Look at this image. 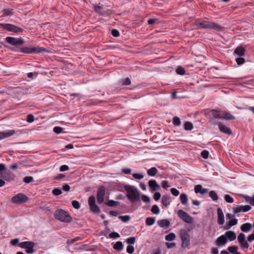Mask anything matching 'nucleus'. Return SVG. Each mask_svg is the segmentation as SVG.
I'll return each mask as SVG.
<instances>
[{"label":"nucleus","instance_id":"obj_1","mask_svg":"<svg viewBox=\"0 0 254 254\" xmlns=\"http://www.w3.org/2000/svg\"><path fill=\"white\" fill-rule=\"evenodd\" d=\"M124 189L127 191L126 196L130 201L134 202L140 200L139 193L135 187L126 185L124 186Z\"/></svg>","mask_w":254,"mask_h":254},{"label":"nucleus","instance_id":"obj_2","mask_svg":"<svg viewBox=\"0 0 254 254\" xmlns=\"http://www.w3.org/2000/svg\"><path fill=\"white\" fill-rule=\"evenodd\" d=\"M196 24L199 28L213 29L217 31H221L223 29L222 26L217 23L205 20L196 22Z\"/></svg>","mask_w":254,"mask_h":254},{"label":"nucleus","instance_id":"obj_3","mask_svg":"<svg viewBox=\"0 0 254 254\" xmlns=\"http://www.w3.org/2000/svg\"><path fill=\"white\" fill-rule=\"evenodd\" d=\"M54 216L57 220L64 222L69 223L72 221L69 214L63 209H58L55 211Z\"/></svg>","mask_w":254,"mask_h":254},{"label":"nucleus","instance_id":"obj_4","mask_svg":"<svg viewBox=\"0 0 254 254\" xmlns=\"http://www.w3.org/2000/svg\"><path fill=\"white\" fill-rule=\"evenodd\" d=\"M20 52L27 54H38L43 52H49L46 49L39 46L34 47H23L20 49Z\"/></svg>","mask_w":254,"mask_h":254},{"label":"nucleus","instance_id":"obj_5","mask_svg":"<svg viewBox=\"0 0 254 254\" xmlns=\"http://www.w3.org/2000/svg\"><path fill=\"white\" fill-rule=\"evenodd\" d=\"M180 235L182 241V247L186 248L190 244V236L189 233L186 230H182L180 231Z\"/></svg>","mask_w":254,"mask_h":254},{"label":"nucleus","instance_id":"obj_6","mask_svg":"<svg viewBox=\"0 0 254 254\" xmlns=\"http://www.w3.org/2000/svg\"><path fill=\"white\" fill-rule=\"evenodd\" d=\"M0 27L5 30L14 33H21L23 31L21 28L18 27L15 25L8 23H0Z\"/></svg>","mask_w":254,"mask_h":254},{"label":"nucleus","instance_id":"obj_7","mask_svg":"<svg viewBox=\"0 0 254 254\" xmlns=\"http://www.w3.org/2000/svg\"><path fill=\"white\" fill-rule=\"evenodd\" d=\"M34 245V243L30 241L23 242L19 244V246L21 248L25 249V252L28 254L35 252L33 249Z\"/></svg>","mask_w":254,"mask_h":254},{"label":"nucleus","instance_id":"obj_8","mask_svg":"<svg viewBox=\"0 0 254 254\" xmlns=\"http://www.w3.org/2000/svg\"><path fill=\"white\" fill-rule=\"evenodd\" d=\"M28 200V197L22 193H19L13 196L11 198V201L16 204L24 203Z\"/></svg>","mask_w":254,"mask_h":254},{"label":"nucleus","instance_id":"obj_9","mask_svg":"<svg viewBox=\"0 0 254 254\" xmlns=\"http://www.w3.org/2000/svg\"><path fill=\"white\" fill-rule=\"evenodd\" d=\"M178 215L183 221L187 223L191 224L193 222V218L183 210L180 209L178 211Z\"/></svg>","mask_w":254,"mask_h":254},{"label":"nucleus","instance_id":"obj_10","mask_svg":"<svg viewBox=\"0 0 254 254\" xmlns=\"http://www.w3.org/2000/svg\"><path fill=\"white\" fill-rule=\"evenodd\" d=\"M5 41L8 44L14 46L22 45L24 43V40L21 38H16L12 37H7L5 38Z\"/></svg>","mask_w":254,"mask_h":254},{"label":"nucleus","instance_id":"obj_11","mask_svg":"<svg viewBox=\"0 0 254 254\" xmlns=\"http://www.w3.org/2000/svg\"><path fill=\"white\" fill-rule=\"evenodd\" d=\"M94 10L97 14L102 15L106 16L110 13V11L109 10H105L103 7V5H96L94 6Z\"/></svg>","mask_w":254,"mask_h":254},{"label":"nucleus","instance_id":"obj_12","mask_svg":"<svg viewBox=\"0 0 254 254\" xmlns=\"http://www.w3.org/2000/svg\"><path fill=\"white\" fill-rule=\"evenodd\" d=\"M88 204L92 211L94 212H98L99 211L100 209L96 204L95 198L94 196L91 195L89 196L88 198Z\"/></svg>","mask_w":254,"mask_h":254},{"label":"nucleus","instance_id":"obj_13","mask_svg":"<svg viewBox=\"0 0 254 254\" xmlns=\"http://www.w3.org/2000/svg\"><path fill=\"white\" fill-rule=\"evenodd\" d=\"M105 194V188L104 186L100 187L97 191V199L98 203H102L104 201Z\"/></svg>","mask_w":254,"mask_h":254},{"label":"nucleus","instance_id":"obj_14","mask_svg":"<svg viewBox=\"0 0 254 254\" xmlns=\"http://www.w3.org/2000/svg\"><path fill=\"white\" fill-rule=\"evenodd\" d=\"M214 125H217L219 127V130L221 132L229 135H231L232 134V131L231 130V129L225 125H223L221 122H218L216 123H214Z\"/></svg>","mask_w":254,"mask_h":254},{"label":"nucleus","instance_id":"obj_15","mask_svg":"<svg viewBox=\"0 0 254 254\" xmlns=\"http://www.w3.org/2000/svg\"><path fill=\"white\" fill-rule=\"evenodd\" d=\"M15 133L16 131L14 129L7 130L5 131H0V140L11 136Z\"/></svg>","mask_w":254,"mask_h":254},{"label":"nucleus","instance_id":"obj_16","mask_svg":"<svg viewBox=\"0 0 254 254\" xmlns=\"http://www.w3.org/2000/svg\"><path fill=\"white\" fill-rule=\"evenodd\" d=\"M148 186L151 192H154L160 188V186L155 180H150L148 182Z\"/></svg>","mask_w":254,"mask_h":254},{"label":"nucleus","instance_id":"obj_17","mask_svg":"<svg viewBox=\"0 0 254 254\" xmlns=\"http://www.w3.org/2000/svg\"><path fill=\"white\" fill-rule=\"evenodd\" d=\"M217 223L219 225H223L224 224V215L223 211L221 208H218L217 209Z\"/></svg>","mask_w":254,"mask_h":254},{"label":"nucleus","instance_id":"obj_18","mask_svg":"<svg viewBox=\"0 0 254 254\" xmlns=\"http://www.w3.org/2000/svg\"><path fill=\"white\" fill-rule=\"evenodd\" d=\"M228 242V239L225 236L224 234L218 237L216 240V245L218 246H222L225 245Z\"/></svg>","mask_w":254,"mask_h":254},{"label":"nucleus","instance_id":"obj_19","mask_svg":"<svg viewBox=\"0 0 254 254\" xmlns=\"http://www.w3.org/2000/svg\"><path fill=\"white\" fill-rule=\"evenodd\" d=\"M209 115L214 119H221L222 112L217 110H211L209 112Z\"/></svg>","mask_w":254,"mask_h":254},{"label":"nucleus","instance_id":"obj_20","mask_svg":"<svg viewBox=\"0 0 254 254\" xmlns=\"http://www.w3.org/2000/svg\"><path fill=\"white\" fill-rule=\"evenodd\" d=\"M225 236L228 239V241H233L236 238V233L233 231H226L224 234Z\"/></svg>","mask_w":254,"mask_h":254},{"label":"nucleus","instance_id":"obj_21","mask_svg":"<svg viewBox=\"0 0 254 254\" xmlns=\"http://www.w3.org/2000/svg\"><path fill=\"white\" fill-rule=\"evenodd\" d=\"M221 119L233 120L235 119V117L228 112H222Z\"/></svg>","mask_w":254,"mask_h":254},{"label":"nucleus","instance_id":"obj_22","mask_svg":"<svg viewBox=\"0 0 254 254\" xmlns=\"http://www.w3.org/2000/svg\"><path fill=\"white\" fill-rule=\"evenodd\" d=\"M158 225L162 228H167L170 226V222L167 219H162L158 221Z\"/></svg>","mask_w":254,"mask_h":254},{"label":"nucleus","instance_id":"obj_23","mask_svg":"<svg viewBox=\"0 0 254 254\" xmlns=\"http://www.w3.org/2000/svg\"><path fill=\"white\" fill-rule=\"evenodd\" d=\"M246 50L242 46H239L235 49L234 53L240 57H242L245 55Z\"/></svg>","mask_w":254,"mask_h":254},{"label":"nucleus","instance_id":"obj_24","mask_svg":"<svg viewBox=\"0 0 254 254\" xmlns=\"http://www.w3.org/2000/svg\"><path fill=\"white\" fill-rule=\"evenodd\" d=\"M2 178L4 180L10 182L14 180V175L11 172H7L2 176Z\"/></svg>","mask_w":254,"mask_h":254},{"label":"nucleus","instance_id":"obj_25","mask_svg":"<svg viewBox=\"0 0 254 254\" xmlns=\"http://www.w3.org/2000/svg\"><path fill=\"white\" fill-rule=\"evenodd\" d=\"M238 223V220L235 218H233L229 221L228 223L225 226V229H229L231 227L237 225Z\"/></svg>","mask_w":254,"mask_h":254},{"label":"nucleus","instance_id":"obj_26","mask_svg":"<svg viewBox=\"0 0 254 254\" xmlns=\"http://www.w3.org/2000/svg\"><path fill=\"white\" fill-rule=\"evenodd\" d=\"M252 227V225L251 223H246L241 226V230L242 231L244 232H248L250 231Z\"/></svg>","mask_w":254,"mask_h":254},{"label":"nucleus","instance_id":"obj_27","mask_svg":"<svg viewBox=\"0 0 254 254\" xmlns=\"http://www.w3.org/2000/svg\"><path fill=\"white\" fill-rule=\"evenodd\" d=\"M113 247L114 249L118 251H121L123 249L124 245L122 242L118 241L115 244Z\"/></svg>","mask_w":254,"mask_h":254},{"label":"nucleus","instance_id":"obj_28","mask_svg":"<svg viewBox=\"0 0 254 254\" xmlns=\"http://www.w3.org/2000/svg\"><path fill=\"white\" fill-rule=\"evenodd\" d=\"M158 172L157 169L155 167H152L147 171V175L149 176H155Z\"/></svg>","mask_w":254,"mask_h":254},{"label":"nucleus","instance_id":"obj_29","mask_svg":"<svg viewBox=\"0 0 254 254\" xmlns=\"http://www.w3.org/2000/svg\"><path fill=\"white\" fill-rule=\"evenodd\" d=\"M169 199V197L168 196H167V195H163L162 197V203L163 205H164L166 207L170 204Z\"/></svg>","mask_w":254,"mask_h":254},{"label":"nucleus","instance_id":"obj_30","mask_svg":"<svg viewBox=\"0 0 254 254\" xmlns=\"http://www.w3.org/2000/svg\"><path fill=\"white\" fill-rule=\"evenodd\" d=\"M155 221L154 217H147L145 220V224L148 226H151L155 223Z\"/></svg>","mask_w":254,"mask_h":254},{"label":"nucleus","instance_id":"obj_31","mask_svg":"<svg viewBox=\"0 0 254 254\" xmlns=\"http://www.w3.org/2000/svg\"><path fill=\"white\" fill-rule=\"evenodd\" d=\"M180 199L181 203L183 204H187L188 202V197L187 195L185 193H182L180 196Z\"/></svg>","mask_w":254,"mask_h":254},{"label":"nucleus","instance_id":"obj_32","mask_svg":"<svg viewBox=\"0 0 254 254\" xmlns=\"http://www.w3.org/2000/svg\"><path fill=\"white\" fill-rule=\"evenodd\" d=\"M209 195L213 201H216L218 199V195L214 190H211L209 193Z\"/></svg>","mask_w":254,"mask_h":254},{"label":"nucleus","instance_id":"obj_33","mask_svg":"<svg viewBox=\"0 0 254 254\" xmlns=\"http://www.w3.org/2000/svg\"><path fill=\"white\" fill-rule=\"evenodd\" d=\"M193 128V125L190 122H186L184 124V129L186 130H191Z\"/></svg>","mask_w":254,"mask_h":254},{"label":"nucleus","instance_id":"obj_34","mask_svg":"<svg viewBox=\"0 0 254 254\" xmlns=\"http://www.w3.org/2000/svg\"><path fill=\"white\" fill-rule=\"evenodd\" d=\"M244 198L246 201L251 205L254 206V195L252 197L249 196H245Z\"/></svg>","mask_w":254,"mask_h":254},{"label":"nucleus","instance_id":"obj_35","mask_svg":"<svg viewBox=\"0 0 254 254\" xmlns=\"http://www.w3.org/2000/svg\"><path fill=\"white\" fill-rule=\"evenodd\" d=\"M122 85L128 86L131 84V80L129 78L127 77L122 80L121 81Z\"/></svg>","mask_w":254,"mask_h":254},{"label":"nucleus","instance_id":"obj_36","mask_svg":"<svg viewBox=\"0 0 254 254\" xmlns=\"http://www.w3.org/2000/svg\"><path fill=\"white\" fill-rule=\"evenodd\" d=\"M176 238V235L173 233H171L165 236V240L168 241L174 240Z\"/></svg>","mask_w":254,"mask_h":254},{"label":"nucleus","instance_id":"obj_37","mask_svg":"<svg viewBox=\"0 0 254 254\" xmlns=\"http://www.w3.org/2000/svg\"><path fill=\"white\" fill-rule=\"evenodd\" d=\"M238 247L236 246H231L228 247V250L232 254H235L238 252Z\"/></svg>","mask_w":254,"mask_h":254},{"label":"nucleus","instance_id":"obj_38","mask_svg":"<svg viewBox=\"0 0 254 254\" xmlns=\"http://www.w3.org/2000/svg\"><path fill=\"white\" fill-rule=\"evenodd\" d=\"M173 124L176 126H180L181 124L180 119L177 117H174L173 118Z\"/></svg>","mask_w":254,"mask_h":254},{"label":"nucleus","instance_id":"obj_39","mask_svg":"<svg viewBox=\"0 0 254 254\" xmlns=\"http://www.w3.org/2000/svg\"><path fill=\"white\" fill-rule=\"evenodd\" d=\"M120 203V202L114 201L113 200H109L107 202V205L110 207L116 206Z\"/></svg>","mask_w":254,"mask_h":254},{"label":"nucleus","instance_id":"obj_40","mask_svg":"<svg viewBox=\"0 0 254 254\" xmlns=\"http://www.w3.org/2000/svg\"><path fill=\"white\" fill-rule=\"evenodd\" d=\"M151 211L154 214H158L160 212V209L157 205H153Z\"/></svg>","mask_w":254,"mask_h":254},{"label":"nucleus","instance_id":"obj_41","mask_svg":"<svg viewBox=\"0 0 254 254\" xmlns=\"http://www.w3.org/2000/svg\"><path fill=\"white\" fill-rule=\"evenodd\" d=\"M176 72L180 75H184L185 74L186 71L184 68L182 66H179L176 69Z\"/></svg>","mask_w":254,"mask_h":254},{"label":"nucleus","instance_id":"obj_42","mask_svg":"<svg viewBox=\"0 0 254 254\" xmlns=\"http://www.w3.org/2000/svg\"><path fill=\"white\" fill-rule=\"evenodd\" d=\"M240 244V247L244 249H248L249 247V243L247 242L246 240H245L243 242H240L239 243Z\"/></svg>","mask_w":254,"mask_h":254},{"label":"nucleus","instance_id":"obj_43","mask_svg":"<svg viewBox=\"0 0 254 254\" xmlns=\"http://www.w3.org/2000/svg\"><path fill=\"white\" fill-rule=\"evenodd\" d=\"M225 200L228 203H233L234 199L229 194H225L224 195Z\"/></svg>","mask_w":254,"mask_h":254},{"label":"nucleus","instance_id":"obj_44","mask_svg":"<svg viewBox=\"0 0 254 254\" xmlns=\"http://www.w3.org/2000/svg\"><path fill=\"white\" fill-rule=\"evenodd\" d=\"M34 181L33 178L31 176H26L24 178L23 182L25 183H30Z\"/></svg>","mask_w":254,"mask_h":254},{"label":"nucleus","instance_id":"obj_45","mask_svg":"<svg viewBox=\"0 0 254 254\" xmlns=\"http://www.w3.org/2000/svg\"><path fill=\"white\" fill-rule=\"evenodd\" d=\"M135 242V238L134 237H130L126 240V242L129 245L134 244Z\"/></svg>","mask_w":254,"mask_h":254},{"label":"nucleus","instance_id":"obj_46","mask_svg":"<svg viewBox=\"0 0 254 254\" xmlns=\"http://www.w3.org/2000/svg\"><path fill=\"white\" fill-rule=\"evenodd\" d=\"M119 218L121 219L122 221L124 222H126L130 220V217L128 215H125V216H119Z\"/></svg>","mask_w":254,"mask_h":254},{"label":"nucleus","instance_id":"obj_47","mask_svg":"<svg viewBox=\"0 0 254 254\" xmlns=\"http://www.w3.org/2000/svg\"><path fill=\"white\" fill-rule=\"evenodd\" d=\"M52 193L55 195H60L61 194H62V191L60 189L55 188L53 190Z\"/></svg>","mask_w":254,"mask_h":254},{"label":"nucleus","instance_id":"obj_48","mask_svg":"<svg viewBox=\"0 0 254 254\" xmlns=\"http://www.w3.org/2000/svg\"><path fill=\"white\" fill-rule=\"evenodd\" d=\"M133 177L137 180H141L144 178L143 175L138 173H134L132 174Z\"/></svg>","mask_w":254,"mask_h":254},{"label":"nucleus","instance_id":"obj_49","mask_svg":"<svg viewBox=\"0 0 254 254\" xmlns=\"http://www.w3.org/2000/svg\"><path fill=\"white\" fill-rule=\"evenodd\" d=\"M245 240V235L244 233H240L238 236V241L239 243L242 242Z\"/></svg>","mask_w":254,"mask_h":254},{"label":"nucleus","instance_id":"obj_50","mask_svg":"<svg viewBox=\"0 0 254 254\" xmlns=\"http://www.w3.org/2000/svg\"><path fill=\"white\" fill-rule=\"evenodd\" d=\"M72 205L75 209H79L80 207L79 202L77 200H73L72 201Z\"/></svg>","mask_w":254,"mask_h":254},{"label":"nucleus","instance_id":"obj_51","mask_svg":"<svg viewBox=\"0 0 254 254\" xmlns=\"http://www.w3.org/2000/svg\"><path fill=\"white\" fill-rule=\"evenodd\" d=\"M236 62L238 65H241L245 63V60L243 58L239 57L236 58Z\"/></svg>","mask_w":254,"mask_h":254},{"label":"nucleus","instance_id":"obj_52","mask_svg":"<svg viewBox=\"0 0 254 254\" xmlns=\"http://www.w3.org/2000/svg\"><path fill=\"white\" fill-rule=\"evenodd\" d=\"M3 14L5 16H11L13 14V12L10 9H6L3 10Z\"/></svg>","mask_w":254,"mask_h":254},{"label":"nucleus","instance_id":"obj_53","mask_svg":"<svg viewBox=\"0 0 254 254\" xmlns=\"http://www.w3.org/2000/svg\"><path fill=\"white\" fill-rule=\"evenodd\" d=\"M233 212L234 214H237L242 211V205H240L233 208Z\"/></svg>","mask_w":254,"mask_h":254},{"label":"nucleus","instance_id":"obj_54","mask_svg":"<svg viewBox=\"0 0 254 254\" xmlns=\"http://www.w3.org/2000/svg\"><path fill=\"white\" fill-rule=\"evenodd\" d=\"M63 128L60 127H55L53 129V131L57 134H59L63 132Z\"/></svg>","mask_w":254,"mask_h":254},{"label":"nucleus","instance_id":"obj_55","mask_svg":"<svg viewBox=\"0 0 254 254\" xmlns=\"http://www.w3.org/2000/svg\"><path fill=\"white\" fill-rule=\"evenodd\" d=\"M120 237V236L119 234H118V233L115 232H112L109 234V237L110 238L116 239V238H119Z\"/></svg>","mask_w":254,"mask_h":254},{"label":"nucleus","instance_id":"obj_56","mask_svg":"<svg viewBox=\"0 0 254 254\" xmlns=\"http://www.w3.org/2000/svg\"><path fill=\"white\" fill-rule=\"evenodd\" d=\"M209 152L207 150H204L201 153V156L204 159H207L208 157Z\"/></svg>","mask_w":254,"mask_h":254},{"label":"nucleus","instance_id":"obj_57","mask_svg":"<svg viewBox=\"0 0 254 254\" xmlns=\"http://www.w3.org/2000/svg\"><path fill=\"white\" fill-rule=\"evenodd\" d=\"M134 251V247L132 246H128L127 248V252L129 254H132Z\"/></svg>","mask_w":254,"mask_h":254},{"label":"nucleus","instance_id":"obj_58","mask_svg":"<svg viewBox=\"0 0 254 254\" xmlns=\"http://www.w3.org/2000/svg\"><path fill=\"white\" fill-rule=\"evenodd\" d=\"M202 189V186L200 185H197L194 187V191L196 193H200L201 189Z\"/></svg>","mask_w":254,"mask_h":254},{"label":"nucleus","instance_id":"obj_59","mask_svg":"<svg viewBox=\"0 0 254 254\" xmlns=\"http://www.w3.org/2000/svg\"><path fill=\"white\" fill-rule=\"evenodd\" d=\"M252 209V207L249 205H242V212H247Z\"/></svg>","mask_w":254,"mask_h":254},{"label":"nucleus","instance_id":"obj_60","mask_svg":"<svg viewBox=\"0 0 254 254\" xmlns=\"http://www.w3.org/2000/svg\"><path fill=\"white\" fill-rule=\"evenodd\" d=\"M112 35L115 37H118L120 35L119 31L117 29H114L111 31Z\"/></svg>","mask_w":254,"mask_h":254},{"label":"nucleus","instance_id":"obj_61","mask_svg":"<svg viewBox=\"0 0 254 254\" xmlns=\"http://www.w3.org/2000/svg\"><path fill=\"white\" fill-rule=\"evenodd\" d=\"M142 201L144 202L149 203L150 201L149 197L145 195H142L141 196Z\"/></svg>","mask_w":254,"mask_h":254},{"label":"nucleus","instance_id":"obj_62","mask_svg":"<svg viewBox=\"0 0 254 254\" xmlns=\"http://www.w3.org/2000/svg\"><path fill=\"white\" fill-rule=\"evenodd\" d=\"M69 169V167L67 165H64L60 167V171L61 172H64L68 171Z\"/></svg>","mask_w":254,"mask_h":254},{"label":"nucleus","instance_id":"obj_63","mask_svg":"<svg viewBox=\"0 0 254 254\" xmlns=\"http://www.w3.org/2000/svg\"><path fill=\"white\" fill-rule=\"evenodd\" d=\"M170 190L172 194L174 196H178L179 194V191L176 189L172 188Z\"/></svg>","mask_w":254,"mask_h":254},{"label":"nucleus","instance_id":"obj_64","mask_svg":"<svg viewBox=\"0 0 254 254\" xmlns=\"http://www.w3.org/2000/svg\"><path fill=\"white\" fill-rule=\"evenodd\" d=\"M161 185L162 187L165 189H167L170 187L169 185V182L167 181H163L161 182Z\"/></svg>","mask_w":254,"mask_h":254}]
</instances>
